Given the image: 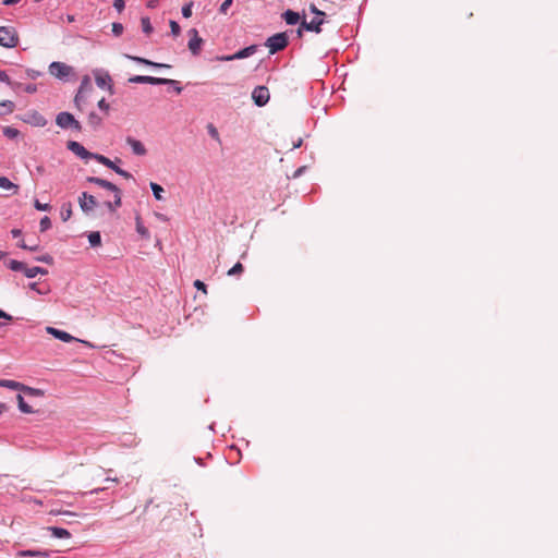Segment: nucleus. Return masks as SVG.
<instances>
[{"label":"nucleus","mask_w":558,"mask_h":558,"mask_svg":"<svg viewBox=\"0 0 558 558\" xmlns=\"http://www.w3.org/2000/svg\"><path fill=\"white\" fill-rule=\"evenodd\" d=\"M87 181L90 183H95L98 186L106 189L113 193L114 202L113 203H111V202L105 203V205L107 206V208L110 211H116V209L121 206V204H122L121 190L116 184H113L105 179L97 178V177H89V178H87Z\"/></svg>","instance_id":"1"},{"label":"nucleus","mask_w":558,"mask_h":558,"mask_svg":"<svg viewBox=\"0 0 558 558\" xmlns=\"http://www.w3.org/2000/svg\"><path fill=\"white\" fill-rule=\"evenodd\" d=\"M310 11L315 14V16L310 21L307 22L305 19L301 22V26L298 31V34L301 36L302 35V29H306V31H310V32H314V33H317L319 34L322 32V25L324 24V17L326 15L325 12L318 10L316 8L315 4H310L308 7Z\"/></svg>","instance_id":"2"},{"label":"nucleus","mask_w":558,"mask_h":558,"mask_svg":"<svg viewBox=\"0 0 558 558\" xmlns=\"http://www.w3.org/2000/svg\"><path fill=\"white\" fill-rule=\"evenodd\" d=\"M265 45L269 49V53L274 54L288 46V36L286 33L275 34L267 39Z\"/></svg>","instance_id":"3"},{"label":"nucleus","mask_w":558,"mask_h":558,"mask_svg":"<svg viewBox=\"0 0 558 558\" xmlns=\"http://www.w3.org/2000/svg\"><path fill=\"white\" fill-rule=\"evenodd\" d=\"M19 37L14 28L0 26V46L13 48L17 45Z\"/></svg>","instance_id":"4"},{"label":"nucleus","mask_w":558,"mask_h":558,"mask_svg":"<svg viewBox=\"0 0 558 558\" xmlns=\"http://www.w3.org/2000/svg\"><path fill=\"white\" fill-rule=\"evenodd\" d=\"M56 123L61 129H74L78 132L82 130L81 123L69 112H60L56 118Z\"/></svg>","instance_id":"5"},{"label":"nucleus","mask_w":558,"mask_h":558,"mask_svg":"<svg viewBox=\"0 0 558 558\" xmlns=\"http://www.w3.org/2000/svg\"><path fill=\"white\" fill-rule=\"evenodd\" d=\"M73 72L72 66L63 63V62H52L49 65V73L60 80L66 78Z\"/></svg>","instance_id":"6"},{"label":"nucleus","mask_w":558,"mask_h":558,"mask_svg":"<svg viewBox=\"0 0 558 558\" xmlns=\"http://www.w3.org/2000/svg\"><path fill=\"white\" fill-rule=\"evenodd\" d=\"M131 83L138 84H151V85H168L175 83L170 78L155 77V76H146V75H135L129 80Z\"/></svg>","instance_id":"7"},{"label":"nucleus","mask_w":558,"mask_h":558,"mask_svg":"<svg viewBox=\"0 0 558 558\" xmlns=\"http://www.w3.org/2000/svg\"><path fill=\"white\" fill-rule=\"evenodd\" d=\"M69 150L78 156L82 159H94V156H99L100 154H95L88 151L83 145L75 141H69L66 144Z\"/></svg>","instance_id":"8"},{"label":"nucleus","mask_w":558,"mask_h":558,"mask_svg":"<svg viewBox=\"0 0 558 558\" xmlns=\"http://www.w3.org/2000/svg\"><path fill=\"white\" fill-rule=\"evenodd\" d=\"M94 159L96 161H98L99 163L112 169L116 173H118L119 175L130 180L132 179V174L123 169H121L120 167H118L112 160H110L109 158H107L106 156L104 155H99V156H94Z\"/></svg>","instance_id":"9"},{"label":"nucleus","mask_w":558,"mask_h":558,"mask_svg":"<svg viewBox=\"0 0 558 558\" xmlns=\"http://www.w3.org/2000/svg\"><path fill=\"white\" fill-rule=\"evenodd\" d=\"M269 90L266 86H257L252 93V98L256 106L263 107L269 101Z\"/></svg>","instance_id":"10"},{"label":"nucleus","mask_w":558,"mask_h":558,"mask_svg":"<svg viewBox=\"0 0 558 558\" xmlns=\"http://www.w3.org/2000/svg\"><path fill=\"white\" fill-rule=\"evenodd\" d=\"M46 332L51 335V336H53L54 338L63 341V342L78 341L76 338H74L69 332L60 330V329H57V328L51 327V326H47L46 327ZM80 341L83 342V343H86V344L88 343V342L83 341V340H80Z\"/></svg>","instance_id":"11"},{"label":"nucleus","mask_w":558,"mask_h":558,"mask_svg":"<svg viewBox=\"0 0 558 558\" xmlns=\"http://www.w3.org/2000/svg\"><path fill=\"white\" fill-rule=\"evenodd\" d=\"M257 50V47L255 45H252V46H248L238 52H235L234 54H230V56H223L220 58L221 61H233V60H238V59H244V58H247V57H251L252 54H254Z\"/></svg>","instance_id":"12"},{"label":"nucleus","mask_w":558,"mask_h":558,"mask_svg":"<svg viewBox=\"0 0 558 558\" xmlns=\"http://www.w3.org/2000/svg\"><path fill=\"white\" fill-rule=\"evenodd\" d=\"M78 203L80 207L85 213L93 210L97 205L95 196L89 195L86 192L82 193V195L78 198Z\"/></svg>","instance_id":"13"},{"label":"nucleus","mask_w":558,"mask_h":558,"mask_svg":"<svg viewBox=\"0 0 558 558\" xmlns=\"http://www.w3.org/2000/svg\"><path fill=\"white\" fill-rule=\"evenodd\" d=\"M189 34L192 36L189 41V49L193 54H197L201 50L203 39L198 36V33L195 28L190 29Z\"/></svg>","instance_id":"14"},{"label":"nucleus","mask_w":558,"mask_h":558,"mask_svg":"<svg viewBox=\"0 0 558 558\" xmlns=\"http://www.w3.org/2000/svg\"><path fill=\"white\" fill-rule=\"evenodd\" d=\"M126 143L130 145V147L132 148V150L135 155H137V156L146 155L147 150L141 141L129 136V137H126Z\"/></svg>","instance_id":"15"},{"label":"nucleus","mask_w":558,"mask_h":558,"mask_svg":"<svg viewBox=\"0 0 558 558\" xmlns=\"http://www.w3.org/2000/svg\"><path fill=\"white\" fill-rule=\"evenodd\" d=\"M86 98H87V90L85 88V83L83 82L75 98H74L75 106L80 110H83V104L85 102Z\"/></svg>","instance_id":"16"},{"label":"nucleus","mask_w":558,"mask_h":558,"mask_svg":"<svg viewBox=\"0 0 558 558\" xmlns=\"http://www.w3.org/2000/svg\"><path fill=\"white\" fill-rule=\"evenodd\" d=\"M0 187L11 192V195L19 193V185L11 182L7 177H0Z\"/></svg>","instance_id":"17"},{"label":"nucleus","mask_w":558,"mask_h":558,"mask_svg":"<svg viewBox=\"0 0 558 558\" xmlns=\"http://www.w3.org/2000/svg\"><path fill=\"white\" fill-rule=\"evenodd\" d=\"M95 80H96V84L99 87H101V88L108 87L109 89H111V77L108 73L98 74V75H96Z\"/></svg>","instance_id":"18"},{"label":"nucleus","mask_w":558,"mask_h":558,"mask_svg":"<svg viewBox=\"0 0 558 558\" xmlns=\"http://www.w3.org/2000/svg\"><path fill=\"white\" fill-rule=\"evenodd\" d=\"M283 20L286 21L287 24L289 25H295L301 16L298 12H294V11H291V10H287L283 15H282Z\"/></svg>","instance_id":"19"},{"label":"nucleus","mask_w":558,"mask_h":558,"mask_svg":"<svg viewBox=\"0 0 558 558\" xmlns=\"http://www.w3.org/2000/svg\"><path fill=\"white\" fill-rule=\"evenodd\" d=\"M0 387L22 391L23 384L10 379H0Z\"/></svg>","instance_id":"20"},{"label":"nucleus","mask_w":558,"mask_h":558,"mask_svg":"<svg viewBox=\"0 0 558 558\" xmlns=\"http://www.w3.org/2000/svg\"><path fill=\"white\" fill-rule=\"evenodd\" d=\"M17 405L21 412L26 414L37 413L28 403L25 402L24 398L21 395L16 397Z\"/></svg>","instance_id":"21"},{"label":"nucleus","mask_w":558,"mask_h":558,"mask_svg":"<svg viewBox=\"0 0 558 558\" xmlns=\"http://www.w3.org/2000/svg\"><path fill=\"white\" fill-rule=\"evenodd\" d=\"M48 530L57 538H70L71 537L70 532L63 527L50 526V527H48Z\"/></svg>","instance_id":"22"},{"label":"nucleus","mask_w":558,"mask_h":558,"mask_svg":"<svg viewBox=\"0 0 558 558\" xmlns=\"http://www.w3.org/2000/svg\"><path fill=\"white\" fill-rule=\"evenodd\" d=\"M47 274H48V270L45 268H41V267H31V268L25 267V271H24V275L27 278H34L37 275H47Z\"/></svg>","instance_id":"23"},{"label":"nucleus","mask_w":558,"mask_h":558,"mask_svg":"<svg viewBox=\"0 0 558 558\" xmlns=\"http://www.w3.org/2000/svg\"><path fill=\"white\" fill-rule=\"evenodd\" d=\"M129 58L132 59L133 61H136V62L145 64V65H149V66H155V68H169L170 66L168 64L153 62L148 59L141 58V57H129Z\"/></svg>","instance_id":"24"},{"label":"nucleus","mask_w":558,"mask_h":558,"mask_svg":"<svg viewBox=\"0 0 558 558\" xmlns=\"http://www.w3.org/2000/svg\"><path fill=\"white\" fill-rule=\"evenodd\" d=\"M101 122H102V118L99 114H97L95 111L89 112V114H88V124L93 129L99 128Z\"/></svg>","instance_id":"25"},{"label":"nucleus","mask_w":558,"mask_h":558,"mask_svg":"<svg viewBox=\"0 0 558 558\" xmlns=\"http://www.w3.org/2000/svg\"><path fill=\"white\" fill-rule=\"evenodd\" d=\"M135 221H136V231L145 239H149L150 234H149V231L148 229L143 225L142 220H141V217L140 216H136L135 218Z\"/></svg>","instance_id":"26"},{"label":"nucleus","mask_w":558,"mask_h":558,"mask_svg":"<svg viewBox=\"0 0 558 558\" xmlns=\"http://www.w3.org/2000/svg\"><path fill=\"white\" fill-rule=\"evenodd\" d=\"M61 219L63 221H68L72 216V205L71 203L63 204L60 211Z\"/></svg>","instance_id":"27"},{"label":"nucleus","mask_w":558,"mask_h":558,"mask_svg":"<svg viewBox=\"0 0 558 558\" xmlns=\"http://www.w3.org/2000/svg\"><path fill=\"white\" fill-rule=\"evenodd\" d=\"M8 267L13 271H23L24 272L26 265L22 262L11 259L8 263Z\"/></svg>","instance_id":"28"},{"label":"nucleus","mask_w":558,"mask_h":558,"mask_svg":"<svg viewBox=\"0 0 558 558\" xmlns=\"http://www.w3.org/2000/svg\"><path fill=\"white\" fill-rule=\"evenodd\" d=\"M22 391L31 397H43L44 391L37 388H32L23 384Z\"/></svg>","instance_id":"29"},{"label":"nucleus","mask_w":558,"mask_h":558,"mask_svg":"<svg viewBox=\"0 0 558 558\" xmlns=\"http://www.w3.org/2000/svg\"><path fill=\"white\" fill-rule=\"evenodd\" d=\"M17 556L19 557L36 556V557L46 558L48 556V554L45 551H39V550H21L17 553Z\"/></svg>","instance_id":"30"},{"label":"nucleus","mask_w":558,"mask_h":558,"mask_svg":"<svg viewBox=\"0 0 558 558\" xmlns=\"http://www.w3.org/2000/svg\"><path fill=\"white\" fill-rule=\"evenodd\" d=\"M88 241L92 246H100L101 245V236L100 233L95 231L88 234Z\"/></svg>","instance_id":"31"},{"label":"nucleus","mask_w":558,"mask_h":558,"mask_svg":"<svg viewBox=\"0 0 558 558\" xmlns=\"http://www.w3.org/2000/svg\"><path fill=\"white\" fill-rule=\"evenodd\" d=\"M14 110V104L11 100L0 102V113H11Z\"/></svg>","instance_id":"32"},{"label":"nucleus","mask_w":558,"mask_h":558,"mask_svg":"<svg viewBox=\"0 0 558 558\" xmlns=\"http://www.w3.org/2000/svg\"><path fill=\"white\" fill-rule=\"evenodd\" d=\"M32 118H33L34 124L37 126H44L47 123L46 119L38 112H33Z\"/></svg>","instance_id":"33"},{"label":"nucleus","mask_w":558,"mask_h":558,"mask_svg":"<svg viewBox=\"0 0 558 558\" xmlns=\"http://www.w3.org/2000/svg\"><path fill=\"white\" fill-rule=\"evenodd\" d=\"M150 189H151V191L154 193V196L157 199H161L162 198L161 194L163 193V189L159 184L151 182L150 183Z\"/></svg>","instance_id":"34"},{"label":"nucleus","mask_w":558,"mask_h":558,"mask_svg":"<svg viewBox=\"0 0 558 558\" xmlns=\"http://www.w3.org/2000/svg\"><path fill=\"white\" fill-rule=\"evenodd\" d=\"M244 270V267L241 263H236L231 269L228 270V276H238L241 275Z\"/></svg>","instance_id":"35"},{"label":"nucleus","mask_w":558,"mask_h":558,"mask_svg":"<svg viewBox=\"0 0 558 558\" xmlns=\"http://www.w3.org/2000/svg\"><path fill=\"white\" fill-rule=\"evenodd\" d=\"M39 228H40V231L41 232H45L47 231L48 229L51 228V220L49 217L45 216L40 219V222H39Z\"/></svg>","instance_id":"36"},{"label":"nucleus","mask_w":558,"mask_h":558,"mask_svg":"<svg viewBox=\"0 0 558 558\" xmlns=\"http://www.w3.org/2000/svg\"><path fill=\"white\" fill-rule=\"evenodd\" d=\"M141 22H142L143 32L149 35L153 32V26H151L149 19L142 17Z\"/></svg>","instance_id":"37"},{"label":"nucleus","mask_w":558,"mask_h":558,"mask_svg":"<svg viewBox=\"0 0 558 558\" xmlns=\"http://www.w3.org/2000/svg\"><path fill=\"white\" fill-rule=\"evenodd\" d=\"M29 289L36 291L39 294H47L49 292L48 287L41 288V287H39V284L37 282L29 283Z\"/></svg>","instance_id":"38"},{"label":"nucleus","mask_w":558,"mask_h":558,"mask_svg":"<svg viewBox=\"0 0 558 558\" xmlns=\"http://www.w3.org/2000/svg\"><path fill=\"white\" fill-rule=\"evenodd\" d=\"M19 130L11 126H7L3 130V134L9 138H15L19 135Z\"/></svg>","instance_id":"39"},{"label":"nucleus","mask_w":558,"mask_h":558,"mask_svg":"<svg viewBox=\"0 0 558 558\" xmlns=\"http://www.w3.org/2000/svg\"><path fill=\"white\" fill-rule=\"evenodd\" d=\"M35 259L37 262L45 263V264H48V265H52L53 264V257L50 254H44L41 256L36 257Z\"/></svg>","instance_id":"40"},{"label":"nucleus","mask_w":558,"mask_h":558,"mask_svg":"<svg viewBox=\"0 0 558 558\" xmlns=\"http://www.w3.org/2000/svg\"><path fill=\"white\" fill-rule=\"evenodd\" d=\"M34 207L40 211H48L51 209V206L49 204H43L38 199H35Z\"/></svg>","instance_id":"41"},{"label":"nucleus","mask_w":558,"mask_h":558,"mask_svg":"<svg viewBox=\"0 0 558 558\" xmlns=\"http://www.w3.org/2000/svg\"><path fill=\"white\" fill-rule=\"evenodd\" d=\"M232 3H233V0H225V1L221 3L220 8H219V12H220L221 14H227V13H228V10H229V8L232 5Z\"/></svg>","instance_id":"42"},{"label":"nucleus","mask_w":558,"mask_h":558,"mask_svg":"<svg viewBox=\"0 0 558 558\" xmlns=\"http://www.w3.org/2000/svg\"><path fill=\"white\" fill-rule=\"evenodd\" d=\"M170 28L173 36H179L181 28L180 25L175 21H170Z\"/></svg>","instance_id":"43"},{"label":"nucleus","mask_w":558,"mask_h":558,"mask_svg":"<svg viewBox=\"0 0 558 558\" xmlns=\"http://www.w3.org/2000/svg\"><path fill=\"white\" fill-rule=\"evenodd\" d=\"M192 5H193V3H192V2H190V3L185 4V5L182 8V15H183L184 17H186V19H187V17H190V16L192 15Z\"/></svg>","instance_id":"44"},{"label":"nucleus","mask_w":558,"mask_h":558,"mask_svg":"<svg viewBox=\"0 0 558 558\" xmlns=\"http://www.w3.org/2000/svg\"><path fill=\"white\" fill-rule=\"evenodd\" d=\"M112 33L116 36H120L123 33V25L121 23H113L112 24Z\"/></svg>","instance_id":"45"},{"label":"nucleus","mask_w":558,"mask_h":558,"mask_svg":"<svg viewBox=\"0 0 558 558\" xmlns=\"http://www.w3.org/2000/svg\"><path fill=\"white\" fill-rule=\"evenodd\" d=\"M194 287H195L197 290L203 291L205 294L207 293V287H206V284H205L203 281H201V280H198V279H197V280H195V281H194Z\"/></svg>","instance_id":"46"},{"label":"nucleus","mask_w":558,"mask_h":558,"mask_svg":"<svg viewBox=\"0 0 558 558\" xmlns=\"http://www.w3.org/2000/svg\"><path fill=\"white\" fill-rule=\"evenodd\" d=\"M98 107L104 110L105 112H108L109 111V104L106 101L105 98H101L99 101H98Z\"/></svg>","instance_id":"47"},{"label":"nucleus","mask_w":558,"mask_h":558,"mask_svg":"<svg viewBox=\"0 0 558 558\" xmlns=\"http://www.w3.org/2000/svg\"><path fill=\"white\" fill-rule=\"evenodd\" d=\"M124 5H125L124 0H114V1H113V7H114L119 12H121V11L124 9Z\"/></svg>","instance_id":"48"},{"label":"nucleus","mask_w":558,"mask_h":558,"mask_svg":"<svg viewBox=\"0 0 558 558\" xmlns=\"http://www.w3.org/2000/svg\"><path fill=\"white\" fill-rule=\"evenodd\" d=\"M0 82H4V83H8L10 84V77L8 76V74L0 70Z\"/></svg>","instance_id":"49"},{"label":"nucleus","mask_w":558,"mask_h":558,"mask_svg":"<svg viewBox=\"0 0 558 558\" xmlns=\"http://www.w3.org/2000/svg\"><path fill=\"white\" fill-rule=\"evenodd\" d=\"M0 318L7 319V320H12V316L2 310H0Z\"/></svg>","instance_id":"50"},{"label":"nucleus","mask_w":558,"mask_h":558,"mask_svg":"<svg viewBox=\"0 0 558 558\" xmlns=\"http://www.w3.org/2000/svg\"><path fill=\"white\" fill-rule=\"evenodd\" d=\"M20 2V0H3L4 5H13Z\"/></svg>","instance_id":"51"},{"label":"nucleus","mask_w":558,"mask_h":558,"mask_svg":"<svg viewBox=\"0 0 558 558\" xmlns=\"http://www.w3.org/2000/svg\"><path fill=\"white\" fill-rule=\"evenodd\" d=\"M11 234L14 238H19L22 234V231L20 229H13V230H11Z\"/></svg>","instance_id":"52"},{"label":"nucleus","mask_w":558,"mask_h":558,"mask_svg":"<svg viewBox=\"0 0 558 558\" xmlns=\"http://www.w3.org/2000/svg\"><path fill=\"white\" fill-rule=\"evenodd\" d=\"M36 171H37L38 174H44L45 173V167L44 166H38L36 168Z\"/></svg>","instance_id":"53"},{"label":"nucleus","mask_w":558,"mask_h":558,"mask_svg":"<svg viewBox=\"0 0 558 558\" xmlns=\"http://www.w3.org/2000/svg\"><path fill=\"white\" fill-rule=\"evenodd\" d=\"M210 134L214 136V137H218V132L215 128L210 126Z\"/></svg>","instance_id":"54"},{"label":"nucleus","mask_w":558,"mask_h":558,"mask_svg":"<svg viewBox=\"0 0 558 558\" xmlns=\"http://www.w3.org/2000/svg\"><path fill=\"white\" fill-rule=\"evenodd\" d=\"M19 246H20L21 248H24V250H26V248H27V244L24 242V240H22V241H20V242H19Z\"/></svg>","instance_id":"55"},{"label":"nucleus","mask_w":558,"mask_h":558,"mask_svg":"<svg viewBox=\"0 0 558 558\" xmlns=\"http://www.w3.org/2000/svg\"><path fill=\"white\" fill-rule=\"evenodd\" d=\"M39 248V246L36 244V245H27V248L26 250H29V251H37Z\"/></svg>","instance_id":"56"},{"label":"nucleus","mask_w":558,"mask_h":558,"mask_svg":"<svg viewBox=\"0 0 558 558\" xmlns=\"http://www.w3.org/2000/svg\"><path fill=\"white\" fill-rule=\"evenodd\" d=\"M7 411V405L0 402V414Z\"/></svg>","instance_id":"57"},{"label":"nucleus","mask_w":558,"mask_h":558,"mask_svg":"<svg viewBox=\"0 0 558 558\" xmlns=\"http://www.w3.org/2000/svg\"><path fill=\"white\" fill-rule=\"evenodd\" d=\"M84 83H85V88H86V90H87V92H88V90H92V87H88V88L86 87V85H87V78H85V80H84Z\"/></svg>","instance_id":"58"},{"label":"nucleus","mask_w":558,"mask_h":558,"mask_svg":"<svg viewBox=\"0 0 558 558\" xmlns=\"http://www.w3.org/2000/svg\"><path fill=\"white\" fill-rule=\"evenodd\" d=\"M63 513H64V514H69V515H75V514H74L73 512H71V511H64Z\"/></svg>","instance_id":"59"},{"label":"nucleus","mask_w":558,"mask_h":558,"mask_svg":"<svg viewBox=\"0 0 558 558\" xmlns=\"http://www.w3.org/2000/svg\"><path fill=\"white\" fill-rule=\"evenodd\" d=\"M4 256H5V253L0 251V259H2Z\"/></svg>","instance_id":"60"},{"label":"nucleus","mask_w":558,"mask_h":558,"mask_svg":"<svg viewBox=\"0 0 558 558\" xmlns=\"http://www.w3.org/2000/svg\"><path fill=\"white\" fill-rule=\"evenodd\" d=\"M69 22H73V16H68Z\"/></svg>","instance_id":"61"},{"label":"nucleus","mask_w":558,"mask_h":558,"mask_svg":"<svg viewBox=\"0 0 558 558\" xmlns=\"http://www.w3.org/2000/svg\"><path fill=\"white\" fill-rule=\"evenodd\" d=\"M2 326V324L0 323V327Z\"/></svg>","instance_id":"62"}]
</instances>
